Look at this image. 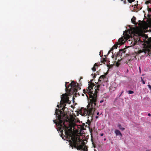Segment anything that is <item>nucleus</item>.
I'll list each match as a JSON object with an SVG mask.
<instances>
[{"mask_svg": "<svg viewBox=\"0 0 151 151\" xmlns=\"http://www.w3.org/2000/svg\"><path fill=\"white\" fill-rule=\"evenodd\" d=\"M88 84V89L83 90V93L86 94L88 99V94L89 96L88 104L87 106V109H86L84 112L86 115L91 116L93 115L96 110V103L97 98V93H98V90H99V88L100 86L99 85L97 86V89H95V92L93 93V91H91V90L93 89V87L95 86L94 84L90 83Z\"/></svg>", "mask_w": 151, "mask_h": 151, "instance_id": "1", "label": "nucleus"}, {"mask_svg": "<svg viewBox=\"0 0 151 151\" xmlns=\"http://www.w3.org/2000/svg\"><path fill=\"white\" fill-rule=\"evenodd\" d=\"M55 114L57 116L58 121L57 122L56 120H54L53 122L58 127V130L61 132L62 135L64 133L67 138H70L71 136L72 130L69 127L66 126L64 124L65 122H63L61 120L65 116V114H63L61 111L58 109H56Z\"/></svg>", "mask_w": 151, "mask_h": 151, "instance_id": "2", "label": "nucleus"}, {"mask_svg": "<svg viewBox=\"0 0 151 151\" xmlns=\"http://www.w3.org/2000/svg\"><path fill=\"white\" fill-rule=\"evenodd\" d=\"M68 83V82H65V91L68 93V95H67L65 94L62 95V97H61V104L63 102V103H66L70 104L71 101L69 100L68 96L73 94L76 95L77 94L78 90L81 89L79 84L74 81H72L67 86V84Z\"/></svg>", "mask_w": 151, "mask_h": 151, "instance_id": "3", "label": "nucleus"}, {"mask_svg": "<svg viewBox=\"0 0 151 151\" xmlns=\"http://www.w3.org/2000/svg\"><path fill=\"white\" fill-rule=\"evenodd\" d=\"M70 137L71 140H70L69 142L70 146L72 147V149L74 147L77 150H83V151H87V147L83 140L81 139L79 137H73L72 135Z\"/></svg>", "mask_w": 151, "mask_h": 151, "instance_id": "4", "label": "nucleus"}, {"mask_svg": "<svg viewBox=\"0 0 151 151\" xmlns=\"http://www.w3.org/2000/svg\"><path fill=\"white\" fill-rule=\"evenodd\" d=\"M150 51V50L149 48L148 47H146L145 48H144L142 50H138V54H140L142 52H144L145 54L147 53V55H148L149 52Z\"/></svg>", "mask_w": 151, "mask_h": 151, "instance_id": "5", "label": "nucleus"}, {"mask_svg": "<svg viewBox=\"0 0 151 151\" xmlns=\"http://www.w3.org/2000/svg\"><path fill=\"white\" fill-rule=\"evenodd\" d=\"M144 42L147 44L151 45V37L148 38L147 36L146 37L145 40H144Z\"/></svg>", "mask_w": 151, "mask_h": 151, "instance_id": "6", "label": "nucleus"}, {"mask_svg": "<svg viewBox=\"0 0 151 151\" xmlns=\"http://www.w3.org/2000/svg\"><path fill=\"white\" fill-rule=\"evenodd\" d=\"M114 132L116 136L120 135L121 137H122V135L118 129L115 130Z\"/></svg>", "mask_w": 151, "mask_h": 151, "instance_id": "7", "label": "nucleus"}, {"mask_svg": "<svg viewBox=\"0 0 151 151\" xmlns=\"http://www.w3.org/2000/svg\"><path fill=\"white\" fill-rule=\"evenodd\" d=\"M124 39L123 38H119L118 40V45H120L124 44Z\"/></svg>", "mask_w": 151, "mask_h": 151, "instance_id": "8", "label": "nucleus"}, {"mask_svg": "<svg viewBox=\"0 0 151 151\" xmlns=\"http://www.w3.org/2000/svg\"><path fill=\"white\" fill-rule=\"evenodd\" d=\"M125 50L124 49H122L120 50L119 51V52L116 55L117 56H119L120 55V54H122V53H125Z\"/></svg>", "mask_w": 151, "mask_h": 151, "instance_id": "9", "label": "nucleus"}, {"mask_svg": "<svg viewBox=\"0 0 151 151\" xmlns=\"http://www.w3.org/2000/svg\"><path fill=\"white\" fill-rule=\"evenodd\" d=\"M106 75L107 74L106 73L104 75L101 76L99 78V81H101L102 80H103L104 79V78H106Z\"/></svg>", "mask_w": 151, "mask_h": 151, "instance_id": "10", "label": "nucleus"}, {"mask_svg": "<svg viewBox=\"0 0 151 151\" xmlns=\"http://www.w3.org/2000/svg\"><path fill=\"white\" fill-rule=\"evenodd\" d=\"M136 18L134 17L133 16V18L131 19V21L133 24L135 25H137V23H136Z\"/></svg>", "mask_w": 151, "mask_h": 151, "instance_id": "11", "label": "nucleus"}, {"mask_svg": "<svg viewBox=\"0 0 151 151\" xmlns=\"http://www.w3.org/2000/svg\"><path fill=\"white\" fill-rule=\"evenodd\" d=\"M118 126L119 128L122 130H124L125 129V128L122 127L120 124H119Z\"/></svg>", "mask_w": 151, "mask_h": 151, "instance_id": "12", "label": "nucleus"}, {"mask_svg": "<svg viewBox=\"0 0 151 151\" xmlns=\"http://www.w3.org/2000/svg\"><path fill=\"white\" fill-rule=\"evenodd\" d=\"M118 43L117 44H115L114 46L112 47V49H116L117 48V47H118Z\"/></svg>", "mask_w": 151, "mask_h": 151, "instance_id": "13", "label": "nucleus"}, {"mask_svg": "<svg viewBox=\"0 0 151 151\" xmlns=\"http://www.w3.org/2000/svg\"><path fill=\"white\" fill-rule=\"evenodd\" d=\"M128 93L129 94H132L134 93V92L132 91H129L128 92Z\"/></svg>", "mask_w": 151, "mask_h": 151, "instance_id": "14", "label": "nucleus"}, {"mask_svg": "<svg viewBox=\"0 0 151 151\" xmlns=\"http://www.w3.org/2000/svg\"><path fill=\"white\" fill-rule=\"evenodd\" d=\"M92 70L93 71H96V67L93 66V67L92 68Z\"/></svg>", "mask_w": 151, "mask_h": 151, "instance_id": "15", "label": "nucleus"}, {"mask_svg": "<svg viewBox=\"0 0 151 151\" xmlns=\"http://www.w3.org/2000/svg\"><path fill=\"white\" fill-rule=\"evenodd\" d=\"M141 81L142 82V83L143 84H145V82L144 80L142 78V77H141Z\"/></svg>", "mask_w": 151, "mask_h": 151, "instance_id": "16", "label": "nucleus"}, {"mask_svg": "<svg viewBox=\"0 0 151 151\" xmlns=\"http://www.w3.org/2000/svg\"><path fill=\"white\" fill-rule=\"evenodd\" d=\"M94 66L95 67H96L97 68V67L99 66L98 65V63H96L94 65Z\"/></svg>", "mask_w": 151, "mask_h": 151, "instance_id": "17", "label": "nucleus"}, {"mask_svg": "<svg viewBox=\"0 0 151 151\" xmlns=\"http://www.w3.org/2000/svg\"><path fill=\"white\" fill-rule=\"evenodd\" d=\"M135 0H128V2L130 3H131L132 2L134 1Z\"/></svg>", "mask_w": 151, "mask_h": 151, "instance_id": "18", "label": "nucleus"}, {"mask_svg": "<svg viewBox=\"0 0 151 151\" xmlns=\"http://www.w3.org/2000/svg\"><path fill=\"white\" fill-rule=\"evenodd\" d=\"M116 65L117 67H118L120 65V63H119L118 62H117Z\"/></svg>", "mask_w": 151, "mask_h": 151, "instance_id": "19", "label": "nucleus"}, {"mask_svg": "<svg viewBox=\"0 0 151 151\" xmlns=\"http://www.w3.org/2000/svg\"><path fill=\"white\" fill-rule=\"evenodd\" d=\"M147 86L150 88V90L151 91V86L150 85H148Z\"/></svg>", "mask_w": 151, "mask_h": 151, "instance_id": "20", "label": "nucleus"}, {"mask_svg": "<svg viewBox=\"0 0 151 151\" xmlns=\"http://www.w3.org/2000/svg\"><path fill=\"white\" fill-rule=\"evenodd\" d=\"M103 61H104V62H105L106 61V60L104 58H103L102 59Z\"/></svg>", "mask_w": 151, "mask_h": 151, "instance_id": "21", "label": "nucleus"}, {"mask_svg": "<svg viewBox=\"0 0 151 151\" xmlns=\"http://www.w3.org/2000/svg\"><path fill=\"white\" fill-rule=\"evenodd\" d=\"M124 92V91H122L121 94L119 95V97H120V96L122 95V93H123Z\"/></svg>", "mask_w": 151, "mask_h": 151, "instance_id": "22", "label": "nucleus"}, {"mask_svg": "<svg viewBox=\"0 0 151 151\" xmlns=\"http://www.w3.org/2000/svg\"><path fill=\"white\" fill-rule=\"evenodd\" d=\"M92 144L93 145V146L94 147H95V145H94V143L93 142H92Z\"/></svg>", "mask_w": 151, "mask_h": 151, "instance_id": "23", "label": "nucleus"}, {"mask_svg": "<svg viewBox=\"0 0 151 151\" xmlns=\"http://www.w3.org/2000/svg\"><path fill=\"white\" fill-rule=\"evenodd\" d=\"M101 63H104V61H103V60H101Z\"/></svg>", "mask_w": 151, "mask_h": 151, "instance_id": "24", "label": "nucleus"}, {"mask_svg": "<svg viewBox=\"0 0 151 151\" xmlns=\"http://www.w3.org/2000/svg\"><path fill=\"white\" fill-rule=\"evenodd\" d=\"M104 101L103 100H101L100 101V103H102Z\"/></svg>", "mask_w": 151, "mask_h": 151, "instance_id": "25", "label": "nucleus"}, {"mask_svg": "<svg viewBox=\"0 0 151 151\" xmlns=\"http://www.w3.org/2000/svg\"><path fill=\"white\" fill-rule=\"evenodd\" d=\"M65 108V106L64 105V106H63V108H62V110H63V109L64 108Z\"/></svg>", "mask_w": 151, "mask_h": 151, "instance_id": "26", "label": "nucleus"}, {"mask_svg": "<svg viewBox=\"0 0 151 151\" xmlns=\"http://www.w3.org/2000/svg\"><path fill=\"white\" fill-rule=\"evenodd\" d=\"M96 77V74H94V76H93V78H95Z\"/></svg>", "mask_w": 151, "mask_h": 151, "instance_id": "27", "label": "nucleus"}, {"mask_svg": "<svg viewBox=\"0 0 151 151\" xmlns=\"http://www.w3.org/2000/svg\"><path fill=\"white\" fill-rule=\"evenodd\" d=\"M148 116H151V114H150L149 113V114H148Z\"/></svg>", "mask_w": 151, "mask_h": 151, "instance_id": "28", "label": "nucleus"}, {"mask_svg": "<svg viewBox=\"0 0 151 151\" xmlns=\"http://www.w3.org/2000/svg\"><path fill=\"white\" fill-rule=\"evenodd\" d=\"M103 135H104V134L103 133H102L101 134V136H103Z\"/></svg>", "mask_w": 151, "mask_h": 151, "instance_id": "29", "label": "nucleus"}, {"mask_svg": "<svg viewBox=\"0 0 151 151\" xmlns=\"http://www.w3.org/2000/svg\"><path fill=\"white\" fill-rule=\"evenodd\" d=\"M99 112H98L97 113V115H99Z\"/></svg>", "mask_w": 151, "mask_h": 151, "instance_id": "30", "label": "nucleus"}, {"mask_svg": "<svg viewBox=\"0 0 151 151\" xmlns=\"http://www.w3.org/2000/svg\"><path fill=\"white\" fill-rule=\"evenodd\" d=\"M149 10L151 12V8H150L149 9Z\"/></svg>", "mask_w": 151, "mask_h": 151, "instance_id": "31", "label": "nucleus"}, {"mask_svg": "<svg viewBox=\"0 0 151 151\" xmlns=\"http://www.w3.org/2000/svg\"><path fill=\"white\" fill-rule=\"evenodd\" d=\"M98 118V116H96V118L97 119Z\"/></svg>", "mask_w": 151, "mask_h": 151, "instance_id": "32", "label": "nucleus"}, {"mask_svg": "<svg viewBox=\"0 0 151 151\" xmlns=\"http://www.w3.org/2000/svg\"><path fill=\"white\" fill-rule=\"evenodd\" d=\"M82 95L83 96H84V94H82Z\"/></svg>", "mask_w": 151, "mask_h": 151, "instance_id": "33", "label": "nucleus"}, {"mask_svg": "<svg viewBox=\"0 0 151 151\" xmlns=\"http://www.w3.org/2000/svg\"><path fill=\"white\" fill-rule=\"evenodd\" d=\"M80 151H83V150H81Z\"/></svg>", "mask_w": 151, "mask_h": 151, "instance_id": "34", "label": "nucleus"}, {"mask_svg": "<svg viewBox=\"0 0 151 151\" xmlns=\"http://www.w3.org/2000/svg\"><path fill=\"white\" fill-rule=\"evenodd\" d=\"M146 151H149L148 150H146Z\"/></svg>", "mask_w": 151, "mask_h": 151, "instance_id": "35", "label": "nucleus"}, {"mask_svg": "<svg viewBox=\"0 0 151 151\" xmlns=\"http://www.w3.org/2000/svg\"><path fill=\"white\" fill-rule=\"evenodd\" d=\"M106 140V139H104V140Z\"/></svg>", "mask_w": 151, "mask_h": 151, "instance_id": "36", "label": "nucleus"}]
</instances>
